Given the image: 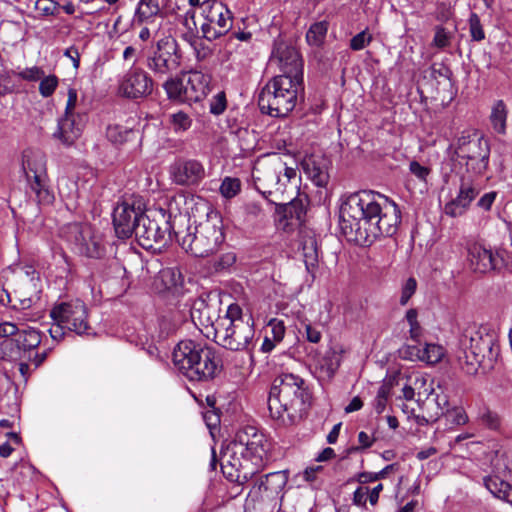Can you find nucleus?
Returning <instances> with one entry per match:
<instances>
[{
	"mask_svg": "<svg viewBox=\"0 0 512 512\" xmlns=\"http://www.w3.org/2000/svg\"><path fill=\"white\" fill-rule=\"evenodd\" d=\"M270 444L254 426L240 429L221 455V470L231 482L253 481L248 497L254 502H271L282 495L288 482L286 471L256 475L264 468Z\"/></svg>",
	"mask_w": 512,
	"mask_h": 512,
	"instance_id": "obj_1",
	"label": "nucleus"
},
{
	"mask_svg": "<svg viewBox=\"0 0 512 512\" xmlns=\"http://www.w3.org/2000/svg\"><path fill=\"white\" fill-rule=\"evenodd\" d=\"M400 222L398 205L372 190L348 195L340 207L342 233L348 241L360 246H370L380 237L395 235Z\"/></svg>",
	"mask_w": 512,
	"mask_h": 512,
	"instance_id": "obj_2",
	"label": "nucleus"
},
{
	"mask_svg": "<svg viewBox=\"0 0 512 512\" xmlns=\"http://www.w3.org/2000/svg\"><path fill=\"white\" fill-rule=\"evenodd\" d=\"M267 404L269 415L276 425L289 427L307 415L312 405V392L299 375L282 373L272 382Z\"/></svg>",
	"mask_w": 512,
	"mask_h": 512,
	"instance_id": "obj_3",
	"label": "nucleus"
},
{
	"mask_svg": "<svg viewBox=\"0 0 512 512\" xmlns=\"http://www.w3.org/2000/svg\"><path fill=\"white\" fill-rule=\"evenodd\" d=\"M205 219L194 220V225L185 222L175 230L179 245L195 257H207L218 251L225 240L223 221L220 213L204 204Z\"/></svg>",
	"mask_w": 512,
	"mask_h": 512,
	"instance_id": "obj_4",
	"label": "nucleus"
},
{
	"mask_svg": "<svg viewBox=\"0 0 512 512\" xmlns=\"http://www.w3.org/2000/svg\"><path fill=\"white\" fill-rule=\"evenodd\" d=\"M500 355L496 332L485 325L468 326L460 338L457 359L467 374H475L479 367L492 369Z\"/></svg>",
	"mask_w": 512,
	"mask_h": 512,
	"instance_id": "obj_5",
	"label": "nucleus"
},
{
	"mask_svg": "<svg viewBox=\"0 0 512 512\" xmlns=\"http://www.w3.org/2000/svg\"><path fill=\"white\" fill-rule=\"evenodd\" d=\"M175 368L188 380L206 382L221 369V359L213 347L193 340L180 341L173 350Z\"/></svg>",
	"mask_w": 512,
	"mask_h": 512,
	"instance_id": "obj_6",
	"label": "nucleus"
},
{
	"mask_svg": "<svg viewBox=\"0 0 512 512\" xmlns=\"http://www.w3.org/2000/svg\"><path fill=\"white\" fill-rule=\"evenodd\" d=\"M215 341L231 351L252 352L255 346V329L252 316L243 314L242 308L233 303L226 314L213 324Z\"/></svg>",
	"mask_w": 512,
	"mask_h": 512,
	"instance_id": "obj_7",
	"label": "nucleus"
},
{
	"mask_svg": "<svg viewBox=\"0 0 512 512\" xmlns=\"http://www.w3.org/2000/svg\"><path fill=\"white\" fill-rule=\"evenodd\" d=\"M185 222H190V218L179 215L172 219L171 214L162 208L146 210L133 235L142 248L156 251L175 238V230L183 227Z\"/></svg>",
	"mask_w": 512,
	"mask_h": 512,
	"instance_id": "obj_8",
	"label": "nucleus"
},
{
	"mask_svg": "<svg viewBox=\"0 0 512 512\" xmlns=\"http://www.w3.org/2000/svg\"><path fill=\"white\" fill-rule=\"evenodd\" d=\"M304 92V81L277 75L269 80L258 94V106L263 114L286 117Z\"/></svg>",
	"mask_w": 512,
	"mask_h": 512,
	"instance_id": "obj_9",
	"label": "nucleus"
},
{
	"mask_svg": "<svg viewBox=\"0 0 512 512\" xmlns=\"http://www.w3.org/2000/svg\"><path fill=\"white\" fill-rule=\"evenodd\" d=\"M50 317L54 324L49 329V333L54 340H61L65 335V330L77 335L93 333L88 320V308L79 299L56 303L50 311Z\"/></svg>",
	"mask_w": 512,
	"mask_h": 512,
	"instance_id": "obj_10",
	"label": "nucleus"
},
{
	"mask_svg": "<svg viewBox=\"0 0 512 512\" xmlns=\"http://www.w3.org/2000/svg\"><path fill=\"white\" fill-rule=\"evenodd\" d=\"M296 170L288 167L286 163L282 162L278 157L272 163L257 168L254 171L253 178L254 184L259 193L269 203H276V201H285L284 194L288 184L296 177Z\"/></svg>",
	"mask_w": 512,
	"mask_h": 512,
	"instance_id": "obj_11",
	"label": "nucleus"
},
{
	"mask_svg": "<svg viewBox=\"0 0 512 512\" xmlns=\"http://www.w3.org/2000/svg\"><path fill=\"white\" fill-rule=\"evenodd\" d=\"M455 155L465 161L468 172L484 175L489 165V141L477 132H463L452 145Z\"/></svg>",
	"mask_w": 512,
	"mask_h": 512,
	"instance_id": "obj_12",
	"label": "nucleus"
},
{
	"mask_svg": "<svg viewBox=\"0 0 512 512\" xmlns=\"http://www.w3.org/2000/svg\"><path fill=\"white\" fill-rule=\"evenodd\" d=\"M22 170L38 203H52L54 195L48 186L45 155L39 150L25 149L22 153Z\"/></svg>",
	"mask_w": 512,
	"mask_h": 512,
	"instance_id": "obj_13",
	"label": "nucleus"
},
{
	"mask_svg": "<svg viewBox=\"0 0 512 512\" xmlns=\"http://www.w3.org/2000/svg\"><path fill=\"white\" fill-rule=\"evenodd\" d=\"M181 55L177 41L165 37L156 42L145 54L146 67L158 77H163L177 70Z\"/></svg>",
	"mask_w": 512,
	"mask_h": 512,
	"instance_id": "obj_14",
	"label": "nucleus"
},
{
	"mask_svg": "<svg viewBox=\"0 0 512 512\" xmlns=\"http://www.w3.org/2000/svg\"><path fill=\"white\" fill-rule=\"evenodd\" d=\"M204 18L200 30L207 41H214L226 35L233 26V14L221 1L204 0L201 5Z\"/></svg>",
	"mask_w": 512,
	"mask_h": 512,
	"instance_id": "obj_15",
	"label": "nucleus"
},
{
	"mask_svg": "<svg viewBox=\"0 0 512 512\" xmlns=\"http://www.w3.org/2000/svg\"><path fill=\"white\" fill-rule=\"evenodd\" d=\"M145 212L146 206L141 197L132 196L118 203L112 215L117 237L121 239L131 237Z\"/></svg>",
	"mask_w": 512,
	"mask_h": 512,
	"instance_id": "obj_16",
	"label": "nucleus"
},
{
	"mask_svg": "<svg viewBox=\"0 0 512 512\" xmlns=\"http://www.w3.org/2000/svg\"><path fill=\"white\" fill-rule=\"evenodd\" d=\"M172 182L178 186L195 187L206 177L204 164L194 158L178 157L169 167Z\"/></svg>",
	"mask_w": 512,
	"mask_h": 512,
	"instance_id": "obj_17",
	"label": "nucleus"
},
{
	"mask_svg": "<svg viewBox=\"0 0 512 512\" xmlns=\"http://www.w3.org/2000/svg\"><path fill=\"white\" fill-rule=\"evenodd\" d=\"M271 61L277 62L281 71L280 75L304 81L303 60L295 47L282 40H276L271 53Z\"/></svg>",
	"mask_w": 512,
	"mask_h": 512,
	"instance_id": "obj_18",
	"label": "nucleus"
},
{
	"mask_svg": "<svg viewBox=\"0 0 512 512\" xmlns=\"http://www.w3.org/2000/svg\"><path fill=\"white\" fill-rule=\"evenodd\" d=\"M68 240L75 250L88 258L99 259L105 254V247L99 236L94 235L91 226L73 224L69 226Z\"/></svg>",
	"mask_w": 512,
	"mask_h": 512,
	"instance_id": "obj_19",
	"label": "nucleus"
},
{
	"mask_svg": "<svg viewBox=\"0 0 512 512\" xmlns=\"http://www.w3.org/2000/svg\"><path fill=\"white\" fill-rule=\"evenodd\" d=\"M68 240L75 250L88 258L99 259L105 254V247L99 236L94 235L91 226L73 224L69 226Z\"/></svg>",
	"mask_w": 512,
	"mask_h": 512,
	"instance_id": "obj_20",
	"label": "nucleus"
},
{
	"mask_svg": "<svg viewBox=\"0 0 512 512\" xmlns=\"http://www.w3.org/2000/svg\"><path fill=\"white\" fill-rule=\"evenodd\" d=\"M119 91L129 99L147 97L153 91V79L141 67L131 66L120 81Z\"/></svg>",
	"mask_w": 512,
	"mask_h": 512,
	"instance_id": "obj_21",
	"label": "nucleus"
},
{
	"mask_svg": "<svg viewBox=\"0 0 512 512\" xmlns=\"http://www.w3.org/2000/svg\"><path fill=\"white\" fill-rule=\"evenodd\" d=\"M504 250L488 249L482 244L473 243L468 247V257L474 271L486 273L501 270L505 266Z\"/></svg>",
	"mask_w": 512,
	"mask_h": 512,
	"instance_id": "obj_22",
	"label": "nucleus"
},
{
	"mask_svg": "<svg viewBox=\"0 0 512 512\" xmlns=\"http://www.w3.org/2000/svg\"><path fill=\"white\" fill-rule=\"evenodd\" d=\"M275 221L284 231L292 230L295 226H300L304 222L306 207L303 201L298 198L291 199L289 202L276 201Z\"/></svg>",
	"mask_w": 512,
	"mask_h": 512,
	"instance_id": "obj_23",
	"label": "nucleus"
},
{
	"mask_svg": "<svg viewBox=\"0 0 512 512\" xmlns=\"http://www.w3.org/2000/svg\"><path fill=\"white\" fill-rule=\"evenodd\" d=\"M87 121L88 115L85 112L64 114L58 120L53 137L64 145L70 146L81 136Z\"/></svg>",
	"mask_w": 512,
	"mask_h": 512,
	"instance_id": "obj_24",
	"label": "nucleus"
},
{
	"mask_svg": "<svg viewBox=\"0 0 512 512\" xmlns=\"http://www.w3.org/2000/svg\"><path fill=\"white\" fill-rule=\"evenodd\" d=\"M479 193L480 187L478 184L469 178L462 177L456 198L445 205L446 215L451 217L462 216Z\"/></svg>",
	"mask_w": 512,
	"mask_h": 512,
	"instance_id": "obj_25",
	"label": "nucleus"
},
{
	"mask_svg": "<svg viewBox=\"0 0 512 512\" xmlns=\"http://www.w3.org/2000/svg\"><path fill=\"white\" fill-rule=\"evenodd\" d=\"M211 76L201 71H190L184 89V103L191 104L204 99L210 91Z\"/></svg>",
	"mask_w": 512,
	"mask_h": 512,
	"instance_id": "obj_26",
	"label": "nucleus"
},
{
	"mask_svg": "<svg viewBox=\"0 0 512 512\" xmlns=\"http://www.w3.org/2000/svg\"><path fill=\"white\" fill-rule=\"evenodd\" d=\"M13 336L14 338L6 340L4 344L7 346L15 343L19 352L24 354L36 349L42 342L41 332L31 327L22 330L17 328V332Z\"/></svg>",
	"mask_w": 512,
	"mask_h": 512,
	"instance_id": "obj_27",
	"label": "nucleus"
},
{
	"mask_svg": "<svg viewBox=\"0 0 512 512\" xmlns=\"http://www.w3.org/2000/svg\"><path fill=\"white\" fill-rule=\"evenodd\" d=\"M303 172L318 187H325L329 182V174L325 165L315 157L305 158L301 163Z\"/></svg>",
	"mask_w": 512,
	"mask_h": 512,
	"instance_id": "obj_28",
	"label": "nucleus"
},
{
	"mask_svg": "<svg viewBox=\"0 0 512 512\" xmlns=\"http://www.w3.org/2000/svg\"><path fill=\"white\" fill-rule=\"evenodd\" d=\"M483 484L495 498L504 502L510 501L512 486L508 482L497 476H485Z\"/></svg>",
	"mask_w": 512,
	"mask_h": 512,
	"instance_id": "obj_29",
	"label": "nucleus"
},
{
	"mask_svg": "<svg viewBox=\"0 0 512 512\" xmlns=\"http://www.w3.org/2000/svg\"><path fill=\"white\" fill-rule=\"evenodd\" d=\"M161 12L158 0H140L134 15V23L152 22Z\"/></svg>",
	"mask_w": 512,
	"mask_h": 512,
	"instance_id": "obj_30",
	"label": "nucleus"
},
{
	"mask_svg": "<svg viewBox=\"0 0 512 512\" xmlns=\"http://www.w3.org/2000/svg\"><path fill=\"white\" fill-rule=\"evenodd\" d=\"M508 116V109L503 100H497L494 102L491 114L490 122L494 131L498 134L506 133V122Z\"/></svg>",
	"mask_w": 512,
	"mask_h": 512,
	"instance_id": "obj_31",
	"label": "nucleus"
},
{
	"mask_svg": "<svg viewBox=\"0 0 512 512\" xmlns=\"http://www.w3.org/2000/svg\"><path fill=\"white\" fill-rule=\"evenodd\" d=\"M302 250L306 270L314 278L315 271L318 268V249L316 240L312 237L305 239Z\"/></svg>",
	"mask_w": 512,
	"mask_h": 512,
	"instance_id": "obj_32",
	"label": "nucleus"
},
{
	"mask_svg": "<svg viewBox=\"0 0 512 512\" xmlns=\"http://www.w3.org/2000/svg\"><path fill=\"white\" fill-rule=\"evenodd\" d=\"M399 465L397 463H392L385 466L379 472H361L358 473L355 478L350 479L348 482L356 480L360 484H367L370 482H375L381 479H385L390 473L398 470Z\"/></svg>",
	"mask_w": 512,
	"mask_h": 512,
	"instance_id": "obj_33",
	"label": "nucleus"
},
{
	"mask_svg": "<svg viewBox=\"0 0 512 512\" xmlns=\"http://www.w3.org/2000/svg\"><path fill=\"white\" fill-rule=\"evenodd\" d=\"M328 31V22L320 21L313 23L306 33V40L309 45L319 47L324 43Z\"/></svg>",
	"mask_w": 512,
	"mask_h": 512,
	"instance_id": "obj_34",
	"label": "nucleus"
},
{
	"mask_svg": "<svg viewBox=\"0 0 512 512\" xmlns=\"http://www.w3.org/2000/svg\"><path fill=\"white\" fill-rule=\"evenodd\" d=\"M163 88L167 93L170 100L179 101L184 103V89L185 83L179 78H169L163 84Z\"/></svg>",
	"mask_w": 512,
	"mask_h": 512,
	"instance_id": "obj_35",
	"label": "nucleus"
},
{
	"mask_svg": "<svg viewBox=\"0 0 512 512\" xmlns=\"http://www.w3.org/2000/svg\"><path fill=\"white\" fill-rule=\"evenodd\" d=\"M31 286H34L33 279H26V281L23 283L22 287L16 291V294L18 296L17 300L19 302V309H28L30 308L37 300H39V297L37 295V292L34 294L28 295V290Z\"/></svg>",
	"mask_w": 512,
	"mask_h": 512,
	"instance_id": "obj_36",
	"label": "nucleus"
},
{
	"mask_svg": "<svg viewBox=\"0 0 512 512\" xmlns=\"http://www.w3.org/2000/svg\"><path fill=\"white\" fill-rule=\"evenodd\" d=\"M422 362L436 364L444 356V348L438 344L424 343L422 346Z\"/></svg>",
	"mask_w": 512,
	"mask_h": 512,
	"instance_id": "obj_37",
	"label": "nucleus"
},
{
	"mask_svg": "<svg viewBox=\"0 0 512 512\" xmlns=\"http://www.w3.org/2000/svg\"><path fill=\"white\" fill-rule=\"evenodd\" d=\"M299 332L305 336L306 340L310 343L317 344L322 339V332L319 329V324H312L309 321H301Z\"/></svg>",
	"mask_w": 512,
	"mask_h": 512,
	"instance_id": "obj_38",
	"label": "nucleus"
},
{
	"mask_svg": "<svg viewBox=\"0 0 512 512\" xmlns=\"http://www.w3.org/2000/svg\"><path fill=\"white\" fill-rule=\"evenodd\" d=\"M418 311L414 308L409 309L406 312L405 319L409 324V335L411 340L414 342H419L420 337L422 335V327L418 322Z\"/></svg>",
	"mask_w": 512,
	"mask_h": 512,
	"instance_id": "obj_39",
	"label": "nucleus"
},
{
	"mask_svg": "<svg viewBox=\"0 0 512 512\" xmlns=\"http://www.w3.org/2000/svg\"><path fill=\"white\" fill-rule=\"evenodd\" d=\"M133 134L134 132L132 130L118 125L109 126L106 132L107 138L114 144H122L128 141L129 137Z\"/></svg>",
	"mask_w": 512,
	"mask_h": 512,
	"instance_id": "obj_40",
	"label": "nucleus"
},
{
	"mask_svg": "<svg viewBox=\"0 0 512 512\" xmlns=\"http://www.w3.org/2000/svg\"><path fill=\"white\" fill-rule=\"evenodd\" d=\"M241 191V181L238 178L225 177L220 185V193L230 199Z\"/></svg>",
	"mask_w": 512,
	"mask_h": 512,
	"instance_id": "obj_41",
	"label": "nucleus"
},
{
	"mask_svg": "<svg viewBox=\"0 0 512 512\" xmlns=\"http://www.w3.org/2000/svg\"><path fill=\"white\" fill-rule=\"evenodd\" d=\"M170 123L175 132H183L191 127L192 119L185 112L179 111L170 115Z\"/></svg>",
	"mask_w": 512,
	"mask_h": 512,
	"instance_id": "obj_42",
	"label": "nucleus"
},
{
	"mask_svg": "<svg viewBox=\"0 0 512 512\" xmlns=\"http://www.w3.org/2000/svg\"><path fill=\"white\" fill-rule=\"evenodd\" d=\"M422 346L420 341L416 344H406L399 349V355L405 360L422 362Z\"/></svg>",
	"mask_w": 512,
	"mask_h": 512,
	"instance_id": "obj_43",
	"label": "nucleus"
},
{
	"mask_svg": "<svg viewBox=\"0 0 512 512\" xmlns=\"http://www.w3.org/2000/svg\"><path fill=\"white\" fill-rule=\"evenodd\" d=\"M59 83L56 75L43 76L39 83V93L42 97L48 98L53 95Z\"/></svg>",
	"mask_w": 512,
	"mask_h": 512,
	"instance_id": "obj_44",
	"label": "nucleus"
},
{
	"mask_svg": "<svg viewBox=\"0 0 512 512\" xmlns=\"http://www.w3.org/2000/svg\"><path fill=\"white\" fill-rule=\"evenodd\" d=\"M469 32L473 41L480 42L485 39V32L480 21V17L476 13H471L468 19Z\"/></svg>",
	"mask_w": 512,
	"mask_h": 512,
	"instance_id": "obj_45",
	"label": "nucleus"
},
{
	"mask_svg": "<svg viewBox=\"0 0 512 512\" xmlns=\"http://www.w3.org/2000/svg\"><path fill=\"white\" fill-rule=\"evenodd\" d=\"M373 40V36L365 29L350 39L349 47L353 51H360L366 48Z\"/></svg>",
	"mask_w": 512,
	"mask_h": 512,
	"instance_id": "obj_46",
	"label": "nucleus"
},
{
	"mask_svg": "<svg viewBox=\"0 0 512 512\" xmlns=\"http://www.w3.org/2000/svg\"><path fill=\"white\" fill-rule=\"evenodd\" d=\"M35 8L41 16H57L60 12V4L54 0H38Z\"/></svg>",
	"mask_w": 512,
	"mask_h": 512,
	"instance_id": "obj_47",
	"label": "nucleus"
},
{
	"mask_svg": "<svg viewBox=\"0 0 512 512\" xmlns=\"http://www.w3.org/2000/svg\"><path fill=\"white\" fill-rule=\"evenodd\" d=\"M389 395L390 387L387 385H381L373 401V408L377 414H381L385 410Z\"/></svg>",
	"mask_w": 512,
	"mask_h": 512,
	"instance_id": "obj_48",
	"label": "nucleus"
},
{
	"mask_svg": "<svg viewBox=\"0 0 512 512\" xmlns=\"http://www.w3.org/2000/svg\"><path fill=\"white\" fill-rule=\"evenodd\" d=\"M227 107L225 92L221 91L212 97L210 101V113L213 115H221Z\"/></svg>",
	"mask_w": 512,
	"mask_h": 512,
	"instance_id": "obj_49",
	"label": "nucleus"
},
{
	"mask_svg": "<svg viewBox=\"0 0 512 512\" xmlns=\"http://www.w3.org/2000/svg\"><path fill=\"white\" fill-rule=\"evenodd\" d=\"M340 362V356L335 351H331L328 352L323 358L322 367L326 368L328 374L332 376L340 367Z\"/></svg>",
	"mask_w": 512,
	"mask_h": 512,
	"instance_id": "obj_50",
	"label": "nucleus"
},
{
	"mask_svg": "<svg viewBox=\"0 0 512 512\" xmlns=\"http://www.w3.org/2000/svg\"><path fill=\"white\" fill-rule=\"evenodd\" d=\"M451 35L441 25L435 27V35L433 38V45L437 48L443 49L446 48L450 44Z\"/></svg>",
	"mask_w": 512,
	"mask_h": 512,
	"instance_id": "obj_51",
	"label": "nucleus"
},
{
	"mask_svg": "<svg viewBox=\"0 0 512 512\" xmlns=\"http://www.w3.org/2000/svg\"><path fill=\"white\" fill-rule=\"evenodd\" d=\"M44 73L42 68L33 66L17 72L16 75L22 80L34 82L40 80L44 76Z\"/></svg>",
	"mask_w": 512,
	"mask_h": 512,
	"instance_id": "obj_52",
	"label": "nucleus"
},
{
	"mask_svg": "<svg viewBox=\"0 0 512 512\" xmlns=\"http://www.w3.org/2000/svg\"><path fill=\"white\" fill-rule=\"evenodd\" d=\"M480 421L485 427L496 430L500 427V417L496 412L485 410L480 415Z\"/></svg>",
	"mask_w": 512,
	"mask_h": 512,
	"instance_id": "obj_53",
	"label": "nucleus"
},
{
	"mask_svg": "<svg viewBox=\"0 0 512 512\" xmlns=\"http://www.w3.org/2000/svg\"><path fill=\"white\" fill-rule=\"evenodd\" d=\"M416 288H417V282L414 278L411 277L406 280V282L402 286L401 296H400V300H399V302L402 306H404L408 303L410 298L416 292Z\"/></svg>",
	"mask_w": 512,
	"mask_h": 512,
	"instance_id": "obj_54",
	"label": "nucleus"
},
{
	"mask_svg": "<svg viewBox=\"0 0 512 512\" xmlns=\"http://www.w3.org/2000/svg\"><path fill=\"white\" fill-rule=\"evenodd\" d=\"M431 77L433 79L445 78L450 79L452 76L451 69L444 63H433L430 67Z\"/></svg>",
	"mask_w": 512,
	"mask_h": 512,
	"instance_id": "obj_55",
	"label": "nucleus"
},
{
	"mask_svg": "<svg viewBox=\"0 0 512 512\" xmlns=\"http://www.w3.org/2000/svg\"><path fill=\"white\" fill-rule=\"evenodd\" d=\"M445 416L451 423L455 425H464L468 421L467 414L462 408L450 409V411Z\"/></svg>",
	"mask_w": 512,
	"mask_h": 512,
	"instance_id": "obj_56",
	"label": "nucleus"
},
{
	"mask_svg": "<svg viewBox=\"0 0 512 512\" xmlns=\"http://www.w3.org/2000/svg\"><path fill=\"white\" fill-rule=\"evenodd\" d=\"M368 493H369L368 487H363V486L358 487L353 493V498H352L353 504L358 507L365 508L367 499H369Z\"/></svg>",
	"mask_w": 512,
	"mask_h": 512,
	"instance_id": "obj_57",
	"label": "nucleus"
},
{
	"mask_svg": "<svg viewBox=\"0 0 512 512\" xmlns=\"http://www.w3.org/2000/svg\"><path fill=\"white\" fill-rule=\"evenodd\" d=\"M434 401L439 410L436 412L437 417L445 416L450 411L449 400H448V396L446 394H444V393L436 394Z\"/></svg>",
	"mask_w": 512,
	"mask_h": 512,
	"instance_id": "obj_58",
	"label": "nucleus"
},
{
	"mask_svg": "<svg viewBox=\"0 0 512 512\" xmlns=\"http://www.w3.org/2000/svg\"><path fill=\"white\" fill-rule=\"evenodd\" d=\"M269 326L271 327L273 340L275 342H280L284 338L285 335V326L282 321H278L276 319H272L269 322Z\"/></svg>",
	"mask_w": 512,
	"mask_h": 512,
	"instance_id": "obj_59",
	"label": "nucleus"
},
{
	"mask_svg": "<svg viewBox=\"0 0 512 512\" xmlns=\"http://www.w3.org/2000/svg\"><path fill=\"white\" fill-rule=\"evenodd\" d=\"M409 170L413 175L422 181H425L430 173V169L428 167L421 165L417 161L410 162Z\"/></svg>",
	"mask_w": 512,
	"mask_h": 512,
	"instance_id": "obj_60",
	"label": "nucleus"
},
{
	"mask_svg": "<svg viewBox=\"0 0 512 512\" xmlns=\"http://www.w3.org/2000/svg\"><path fill=\"white\" fill-rule=\"evenodd\" d=\"M195 57L197 61H204L208 57L212 55V50L209 46L205 45L203 42H198L194 47Z\"/></svg>",
	"mask_w": 512,
	"mask_h": 512,
	"instance_id": "obj_61",
	"label": "nucleus"
},
{
	"mask_svg": "<svg viewBox=\"0 0 512 512\" xmlns=\"http://www.w3.org/2000/svg\"><path fill=\"white\" fill-rule=\"evenodd\" d=\"M497 192L491 191L485 193L477 202V206L484 209L485 211H489L496 199Z\"/></svg>",
	"mask_w": 512,
	"mask_h": 512,
	"instance_id": "obj_62",
	"label": "nucleus"
},
{
	"mask_svg": "<svg viewBox=\"0 0 512 512\" xmlns=\"http://www.w3.org/2000/svg\"><path fill=\"white\" fill-rule=\"evenodd\" d=\"M63 55L72 61L73 67L78 69L80 66V52L79 49L72 45L65 49Z\"/></svg>",
	"mask_w": 512,
	"mask_h": 512,
	"instance_id": "obj_63",
	"label": "nucleus"
},
{
	"mask_svg": "<svg viewBox=\"0 0 512 512\" xmlns=\"http://www.w3.org/2000/svg\"><path fill=\"white\" fill-rule=\"evenodd\" d=\"M77 98H78L77 90L74 88H69L68 99H67V103H66V107H65V114L77 113L75 111L76 104H77Z\"/></svg>",
	"mask_w": 512,
	"mask_h": 512,
	"instance_id": "obj_64",
	"label": "nucleus"
}]
</instances>
